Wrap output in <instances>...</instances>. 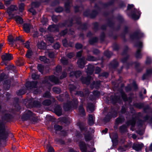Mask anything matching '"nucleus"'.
I'll use <instances>...</instances> for the list:
<instances>
[{
	"instance_id": "obj_1",
	"label": "nucleus",
	"mask_w": 152,
	"mask_h": 152,
	"mask_svg": "<svg viewBox=\"0 0 152 152\" xmlns=\"http://www.w3.org/2000/svg\"><path fill=\"white\" fill-rule=\"evenodd\" d=\"M94 68L93 66L92 65H89L88 66L87 73L88 75H91L94 72ZM92 79V77L89 76H88L87 78L82 77L81 80L83 83L88 85Z\"/></svg>"
},
{
	"instance_id": "obj_2",
	"label": "nucleus",
	"mask_w": 152,
	"mask_h": 152,
	"mask_svg": "<svg viewBox=\"0 0 152 152\" xmlns=\"http://www.w3.org/2000/svg\"><path fill=\"white\" fill-rule=\"evenodd\" d=\"M50 81L52 82L55 84H58L60 83L58 78L54 76H51L49 77H46L45 78V80L43 81L42 82L43 83L46 84L49 86L48 88L49 90L50 89L52 86L50 84Z\"/></svg>"
},
{
	"instance_id": "obj_3",
	"label": "nucleus",
	"mask_w": 152,
	"mask_h": 152,
	"mask_svg": "<svg viewBox=\"0 0 152 152\" xmlns=\"http://www.w3.org/2000/svg\"><path fill=\"white\" fill-rule=\"evenodd\" d=\"M38 84L37 81H28L26 83V86L30 90L37 88Z\"/></svg>"
},
{
	"instance_id": "obj_4",
	"label": "nucleus",
	"mask_w": 152,
	"mask_h": 152,
	"mask_svg": "<svg viewBox=\"0 0 152 152\" xmlns=\"http://www.w3.org/2000/svg\"><path fill=\"white\" fill-rule=\"evenodd\" d=\"M8 39L9 42V44L11 47L13 46L14 43H15V42L17 41L20 40L22 42H24V41L20 37H16L15 39L12 35H10L9 36Z\"/></svg>"
},
{
	"instance_id": "obj_5",
	"label": "nucleus",
	"mask_w": 152,
	"mask_h": 152,
	"mask_svg": "<svg viewBox=\"0 0 152 152\" xmlns=\"http://www.w3.org/2000/svg\"><path fill=\"white\" fill-rule=\"evenodd\" d=\"M66 24H63L62 25L59 24V26L55 25H53L49 26L48 28V30L51 32H57L58 31L59 26L61 27L62 26H65Z\"/></svg>"
},
{
	"instance_id": "obj_6",
	"label": "nucleus",
	"mask_w": 152,
	"mask_h": 152,
	"mask_svg": "<svg viewBox=\"0 0 152 152\" xmlns=\"http://www.w3.org/2000/svg\"><path fill=\"white\" fill-rule=\"evenodd\" d=\"M34 116V114L30 110L26 111L25 114L22 116V119L23 121L29 119L31 117Z\"/></svg>"
},
{
	"instance_id": "obj_7",
	"label": "nucleus",
	"mask_w": 152,
	"mask_h": 152,
	"mask_svg": "<svg viewBox=\"0 0 152 152\" xmlns=\"http://www.w3.org/2000/svg\"><path fill=\"white\" fill-rule=\"evenodd\" d=\"M142 42H138L136 46L138 48L136 52L135 56L137 58H141L142 56V55L140 53L141 50L140 49L142 47Z\"/></svg>"
},
{
	"instance_id": "obj_8",
	"label": "nucleus",
	"mask_w": 152,
	"mask_h": 152,
	"mask_svg": "<svg viewBox=\"0 0 152 152\" xmlns=\"http://www.w3.org/2000/svg\"><path fill=\"white\" fill-rule=\"evenodd\" d=\"M81 75V72L80 71H77L76 72H70L69 77L71 80H75V79L79 77Z\"/></svg>"
},
{
	"instance_id": "obj_9",
	"label": "nucleus",
	"mask_w": 152,
	"mask_h": 152,
	"mask_svg": "<svg viewBox=\"0 0 152 152\" xmlns=\"http://www.w3.org/2000/svg\"><path fill=\"white\" fill-rule=\"evenodd\" d=\"M18 9V7L15 5H11L7 9V12L9 15L12 17H14V15L12 14V12L16 11Z\"/></svg>"
},
{
	"instance_id": "obj_10",
	"label": "nucleus",
	"mask_w": 152,
	"mask_h": 152,
	"mask_svg": "<svg viewBox=\"0 0 152 152\" xmlns=\"http://www.w3.org/2000/svg\"><path fill=\"white\" fill-rule=\"evenodd\" d=\"M86 63V61L85 60V57H84L81 58L79 59L77 62L78 66L81 68H83Z\"/></svg>"
},
{
	"instance_id": "obj_11",
	"label": "nucleus",
	"mask_w": 152,
	"mask_h": 152,
	"mask_svg": "<svg viewBox=\"0 0 152 152\" xmlns=\"http://www.w3.org/2000/svg\"><path fill=\"white\" fill-rule=\"evenodd\" d=\"M136 120V118H133L131 120L128 121L126 124L127 126L130 125H131L132 126V127L131 128V130L132 131L134 130V129L133 128L134 127V125L135 124Z\"/></svg>"
},
{
	"instance_id": "obj_12",
	"label": "nucleus",
	"mask_w": 152,
	"mask_h": 152,
	"mask_svg": "<svg viewBox=\"0 0 152 152\" xmlns=\"http://www.w3.org/2000/svg\"><path fill=\"white\" fill-rule=\"evenodd\" d=\"M143 146V144L142 143H134L132 146L133 148L136 151H139L141 150Z\"/></svg>"
},
{
	"instance_id": "obj_13",
	"label": "nucleus",
	"mask_w": 152,
	"mask_h": 152,
	"mask_svg": "<svg viewBox=\"0 0 152 152\" xmlns=\"http://www.w3.org/2000/svg\"><path fill=\"white\" fill-rule=\"evenodd\" d=\"M74 107L72 102H67L66 104H64V108L65 111H68L70 110L72 107Z\"/></svg>"
},
{
	"instance_id": "obj_14",
	"label": "nucleus",
	"mask_w": 152,
	"mask_h": 152,
	"mask_svg": "<svg viewBox=\"0 0 152 152\" xmlns=\"http://www.w3.org/2000/svg\"><path fill=\"white\" fill-rule=\"evenodd\" d=\"M142 34H143L140 30H139L137 32H136L131 34L130 36V37L132 39H133L141 37L142 36Z\"/></svg>"
},
{
	"instance_id": "obj_15",
	"label": "nucleus",
	"mask_w": 152,
	"mask_h": 152,
	"mask_svg": "<svg viewBox=\"0 0 152 152\" xmlns=\"http://www.w3.org/2000/svg\"><path fill=\"white\" fill-rule=\"evenodd\" d=\"M89 93L88 89L86 88L84 91V93L82 91H78L76 92V94L81 97H86L89 94Z\"/></svg>"
},
{
	"instance_id": "obj_16",
	"label": "nucleus",
	"mask_w": 152,
	"mask_h": 152,
	"mask_svg": "<svg viewBox=\"0 0 152 152\" xmlns=\"http://www.w3.org/2000/svg\"><path fill=\"white\" fill-rule=\"evenodd\" d=\"M152 74V68H148L146 70V73L143 75L142 77V79L144 80L148 77L149 75Z\"/></svg>"
},
{
	"instance_id": "obj_17",
	"label": "nucleus",
	"mask_w": 152,
	"mask_h": 152,
	"mask_svg": "<svg viewBox=\"0 0 152 152\" xmlns=\"http://www.w3.org/2000/svg\"><path fill=\"white\" fill-rule=\"evenodd\" d=\"M13 58L11 54H5L1 56V58L3 60L7 61L10 60L12 59Z\"/></svg>"
},
{
	"instance_id": "obj_18",
	"label": "nucleus",
	"mask_w": 152,
	"mask_h": 152,
	"mask_svg": "<svg viewBox=\"0 0 152 152\" xmlns=\"http://www.w3.org/2000/svg\"><path fill=\"white\" fill-rule=\"evenodd\" d=\"M37 45L38 48L40 49H45L46 48V45L43 41L38 42Z\"/></svg>"
},
{
	"instance_id": "obj_19",
	"label": "nucleus",
	"mask_w": 152,
	"mask_h": 152,
	"mask_svg": "<svg viewBox=\"0 0 152 152\" xmlns=\"http://www.w3.org/2000/svg\"><path fill=\"white\" fill-rule=\"evenodd\" d=\"M95 121V118L94 115L90 114L89 115L88 119V123L90 125H92L94 123Z\"/></svg>"
},
{
	"instance_id": "obj_20",
	"label": "nucleus",
	"mask_w": 152,
	"mask_h": 152,
	"mask_svg": "<svg viewBox=\"0 0 152 152\" xmlns=\"http://www.w3.org/2000/svg\"><path fill=\"white\" fill-rule=\"evenodd\" d=\"M121 94L123 100L124 101H128L129 103L132 102V99L131 97H129V98H128L124 93L123 92H121Z\"/></svg>"
},
{
	"instance_id": "obj_21",
	"label": "nucleus",
	"mask_w": 152,
	"mask_h": 152,
	"mask_svg": "<svg viewBox=\"0 0 152 152\" xmlns=\"http://www.w3.org/2000/svg\"><path fill=\"white\" fill-rule=\"evenodd\" d=\"M23 28L25 31L29 33L30 29L32 28V26L30 24L25 23L23 25Z\"/></svg>"
},
{
	"instance_id": "obj_22",
	"label": "nucleus",
	"mask_w": 152,
	"mask_h": 152,
	"mask_svg": "<svg viewBox=\"0 0 152 152\" xmlns=\"http://www.w3.org/2000/svg\"><path fill=\"white\" fill-rule=\"evenodd\" d=\"M54 111L56 114L58 116L62 115L61 108L59 105H57Z\"/></svg>"
},
{
	"instance_id": "obj_23",
	"label": "nucleus",
	"mask_w": 152,
	"mask_h": 152,
	"mask_svg": "<svg viewBox=\"0 0 152 152\" xmlns=\"http://www.w3.org/2000/svg\"><path fill=\"white\" fill-rule=\"evenodd\" d=\"M93 95L89 97L90 99L91 100H93L96 97H98L100 95L99 92L98 91H94L93 93Z\"/></svg>"
},
{
	"instance_id": "obj_24",
	"label": "nucleus",
	"mask_w": 152,
	"mask_h": 152,
	"mask_svg": "<svg viewBox=\"0 0 152 152\" xmlns=\"http://www.w3.org/2000/svg\"><path fill=\"white\" fill-rule=\"evenodd\" d=\"M125 120L124 118L122 117H119L116 119L115 121V124H117V126L115 127V126H114L115 128H117L118 124L119 123H121L124 122Z\"/></svg>"
},
{
	"instance_id": "obj_25",
	"label": "nucleus",
	"mask_w": 152,
	"mask_h": 152,
	"mask_svg": "<svg viewBox=\"0 0 152 152\" xmlns=\"http://www.w3.org/2000/svg\"><path fill=\"white\" fill-rule=\"evenodd\" d=\"M101 81H97L96 82H94L93 84L91 85L90 87L92 89L95 87L96 88H98L99 86Z\"/></svg>"
},
{
	"instance_id": "obj_26",
	"label": "nucleus",
	"mask_w": 152,
	"mask_h": 152,
	"mask_svg": "<svg viewBox=\"0 0 152 152\" xmlns=\"http://www.w3.org/2000/svg\"><path fill=\"white\" fill-rule=\"evenodd\" d=\"M117 113H115V114H114V115H110V113H108V114L106 116L104 120L106 121H109L110 119L112 117H115L117 116Z\"/></svg>"
},
{
	"instance_id": "obj_27",
	"label": "nucleus",
	"mask_w": 152,
	"mask_h": 152,
	"mask_svg": "<svg viewBox=\"0 0 152 152\" xmlns=\"http://www.w3.org/2000/svg\"><path fill=\"white\" fill-rule=\"evenodd\" d=\"M87 110L90 113H92L94 110V107L93 104H89L87 107Z\"/></svg>"
},
{
	"instance_id": "obj_28",
	"label": "nucleus",
	"mask_w": 152,
	"mask_h": 152,
	"mask_svg": "<svg viewBox=\"0 0 152 152\" xmlns=\"http://www.w3.org/2000/svg\"><path fill=\"white\" fill-rule=\"evenodd\" d=\"M79 110L80 114V115L83 116L86 115L85 110L82 105H81L79 107Z\"/></svg>"
},
{
	"instance_id": "obj_29",
	"label": "nucleus",
	"mask_w": 152,
	"mask_h": 152,
	"mask_svg": "<svg viewBox=\"0 0 152 152\" xmlns=\"http://www.w3.org/2000/svg\"><path fill=\"white\" fill-rule=\"evenodd\" d=\"M15 20L17 23L22 24L23 23V20L20 16H17L15 17Z\"/></svg>"
},
{
	"instance_id": "obj_30",
	"label": "nucleus",
	"mask_w": 152,
	"mask_h": 152,
	"mask_svg": "<svg viewBox=\"0 0 152 152\" xmlns=\"http://www.w3.org/2000/svg\"><path fill=\"white\" fill-rule=\"evenodd\" d=\"M77 125L79 126L81 131H83L84 130L86 131V129L84 128V125L83 124L80 122H78L77 124Z\"/></svg>"
},
{
	"instance_id": "obj_31",
	"label": "nucleus",
	"mask_w": 152,
	"mask_h": 152,
	"mask_svg": "<svg viewBox=\"0 0 152 152\" xmlns=\"http://www.w3.org/2000/svg\"><path fill=\"white\" fill-rule=\"evenodd\" d=\"M62 43L63 45L65 47H68L69 46L70 47H72L73 45V43L71 44H68L67 41L66 39H65L62 40Z\"/></svg>"
},
{
	"instance_id": "obj_32",
	"label": "nucleus",
	"mask_w": 152,
	"mask_h": 152,
	"mask_svg": "<svg viewBox=\"0 0 152 152\" xmlns=\"http://www.w3.org/2000/svg\"><path fill=\"white\" fill-rule=\"evenodd\" d=\"M39 59L41 61L45 63H47L49 62V60L45 56H40L39 57Z\"/></svg>"
},
{
	"instance_id": "obj_33",
	"label": "nucleus",
	"mask_w": 152,
	"mask_h": 152,
	"mask_svg": "<svg viewBox=\"0 0 152 152\" xmlns=\"http://www.w3.org/2000/svg\"><path fill=\"white\" fill-rule=\"evenodd\" d=\"M80 146L82 152H86V148L85 144L84 143L82 144H80Z\"/></svg>"
},
{
	"instance_id": "obj_34",
	"label": "nucleus",
	"mask_w": 152,
	"mask_h": 152,
	"mask_svg": "<svg viewBox=\"0 0 152 152\" xmlns=\"http://www.w3.org/2000/svg\"><path fill=\"white\" fill-rule=\"evenodd\" d=\"M127 127L125 125L121 126L119 128L120 131L121 132H126Z\"/></svg>"
},
{
	"instance_id": "obj_35",
	"label": "nucleus",
	"mask_w": 152,
	"mask_h": 152,
	"mask_svg": "<svg viewBox=\"0 0 152 152\" xmlns=\"http://www.w3.org/2000/svg\"><path fill=\"white\" fill-rule=\"evenodd\" d=\"M61 60V62L63 65H66L68 63V60L65 57L62 58Z\"/></svg>"
},
{
	"instance_id": "obj_36",
	"label": "nucleus",
	"mask_w": 152,
	"mask_h": 152,
	"mask_svg": "<svg viewBox=\"0 0 152 152\" xmlns=\"http://www.w3.org/2000/svg\"><path fill=\"white\" fill-rule=\"evenodd\" d=\"M62 67L60 66H58L56 68L55 72H54L55 74L56 75V73H59L61 70Z\"/></svg>"
},
{
	"instance_id": "obj_37",
	"label": "nucleus",
	"mask_w": 152,
	"mask_h": 152,
	"mask_svg": "<svg viewBox=\"0 0 152 152\" xmlns=\"http://www.w3.org/2000/svg\"><path fill=\"white\" fill-rule=\"evenodd\" d=\"M51 104V101L49 100H45L42 102L43 104L45 105H49Z\"/></svg>"
},
{
	"instance_id": "obj_38",
	"label": "nucleus",
	"mask_w": 152,
	"mask_h": 152,
	"mask_svg": "<svg viewBox=\"0 0 152 152\" xmlns=\"http://www.w3.org/2000/svg\"><path fill=\"white\" fill-rule=\"evenodd\" d=\"M53 91L56 93L59 94L61 92V89L59 88L54 87L53 88Z\"/></svg>"
},
{
	"instance_id": "obj_39",
	"label": "nucleus",
	"mask_w": 152,
	"mask_h": 152,
	"mask_svg": "<svg viewBox=\"0 0 152 152\" xmlns=\"http://www.w3.org/2000/svg\"><path fill=\"white\" fill-rule=\"evenodd\" d=\"M33 54V52L31 50H28V51L27 54L26 56L27 57L30 58Z\"/></svg>"
},
{
	"instance_id": "obj_40",
	"label": "nucleus",
	"mask_w": 152,
	"mask_h": 152,
	"mask_svg": "<svg viewBox=\"0 0 152 152\" xmlns=\"http://www.w3.org/2000/svg\"><path fill=\"white\" fill-rule=\"evenodd\" d=\"M66 70H65L63 72L61 75L60 77V79H63L66 77L67 75V73L66 72Z\"/></svg>"
},
{
	"instance_id": "obj_41",
	"label": "nucleus",
	"mask_w": 152,
	"mask_h": 152,
	"mask_svg": "<svg viewBox=\"0 0 152 152\" xmlns=\"http://www.w3.org/2000/svg\"><path fill=\"white\" fill-rule=\"evenodd\" d=\"M19 10L20 12H22L24 10V4L23 3H21L19 5Z\"/></svg>"
},
{
	"instance_id": "obj_42",
	"label": "nucleus",
	"mask_w": 152,
	"mask_h": 152,
	"mask_svg": "<svg viewBox=\"0 0 152 152\" xmlns=\"http://www.w3.org/2000/svg\"><path fill=\"white\" fill-rule=\"evenodd\" d=\"M85 137L86 141H89L91 139V135L89 134H85Z\"/></svg>"
},
{
	"instance_id": "obj_43",
	"label": "nucleus",
	"mask_w": 152,
	"mask_h": 152,
	"mask_svg": "<svg viewBox=\"0 0 152 152\" xmlns=\"http://www.w3.org/2000/svg\"><path fill=\"white\" fill-rule=\"evenodd\" d=\"M51 96V94L49 91H46L43 95V96L44 97L49 98Z\"/></svg>"
},
{
	"instance_id": "obj_44",
	"label": "nucleus",
	"mask_w": 152,
	"mask_h": 152,
	"mask_svg": "<svg viewBox=\"0 0 152 152\" xmlns=\"http://www.w3.org/2000/svg\"><path fill=\"white\" fill-rule=\"evenodd\" d=\"M96 60V58L92 56H88L87 58V60L88 61H95Z\"/></svg>"
},
{
	"instance_id": "obj_45",
	"label": "nucleus",
	"mask_w": 152,
	"mask_h": 152,
	"mask_svg": "<svg viewBox=\"0 0 152 152\" xmlns=\"http://www.w3.org/2000/svg\"><path fill=\"white\" fill-rule=\"evenodd\" d=\"M69 88L70 90V91L72 92L76 88L75 86L71 84H69Z\"/></svg>"
},
{
	"instance_id": "obj_46",
	"label": "nucleus",
	"mask_w": 152,
	"mask_h": 152,
	"mask_svg": "<svg viewBox=\"0 0 152 152\" xmlns=\"http://www.w3.org/2000/svg\"><path fill=\"white\" fill-rule=\"evenodd\" d=\"M98 40V39L96 37H95L93 39H91L89 40V43L91 44H93L94 42H96Z\"/></svg>"
},
{
	"instance_id": "obj_47",
	"label": "nucleus",
	"mask_w": 152,
	"mask_h": 152,
	"mask_svg": "<svg viewBox=\"0 0 152 152\" xmlns=\"http://www.w3.org/2000/svg\"><path fill=\"white\" fill-rule=\"evenodd\" d=\"M25 93V91L23 89H20L17 92V94L18 95L20 96L23 94Z\"/></svg>"
},
{
	"instance_id": "obj_48",
	"label": "nucleus",
	"mask_w": 152,
	"mask_h": 152,
	"mask_svg": "<svg viewBox=\"0 0 152 152\" xmlns=\"http://www.w3.org/2000/svg\"><path fill=\"white\" fill-rule=\"evenodd\" d=\"M104 54L105 56L108 57H109L111 56L112 55V53L109 51H107L104 52Z\"/></svg>"
},
{
	"instance_id": "obj_49",
	"label": "nucleus",
	"mask_w": 152,
	"mask_h": 152,
	"mask_svg": "<svg viewBox=\"0 0 152 152\" xmlns=\"http://www.w3.org/2000/svg\"><path fill=\"white\" fill-rule=\"evenodd\" d=\"M38 69L41 73L42 72L43 67L42 65L40 64H38L37 66Z\"/></svg>"
},
{
	"instance_id": "obj_50",
	"label": "nucleus",
	"mask_w": 152,
	"mask_h": 152,
	"mask_svg": "<svg viewBox=\"0 0 152 152\" xmlns=\"http://www.w3.org/2000/svg\"><path fill=\"white\" fill-rule=\"evenodd\" d=\"M47 39L48 41L52 43L53 42L54 39L51 36H48L47 37Z\"/></svg>"
},
{
	"instance_id": "obj_51",
	"label": "nucleus",
	"mask_w": 152,
	"mask_h": 152,
	"mask_svg": "<svg viewBox=\"0 0 152 152\" xmlns=\"http://www.w3.org/2000/svg\"><path fill=\"white\" fill-rule=\"evenodd\" d=\"M32 77L34 80L37 79L39 78V76L36 75L35 73H33L32 75Z\"/></svg>"
},
{
	"instance_id": "obj_52",
	"label": "nucleus",
	"mask_w": 152,
	"mask_h": 152,
	"mask_svg": "<svg viewBox=\"0 0 152 152\" xmlns=\"http://www.w3.org/2000/svg\"><path fill=\"white\" fill-rule=\"evenodd\" d=\"M54 128L56 130H60L62 129V127L58 125H56L54 126Z\"/></svg>"
},
{
	"instance_id": "obj_53",
	"label": "nucleus",
	"mask_w": 152,
	"mask_h": 152,
	"mask_svg": "<svg viewBox=\"0 0 152 152\" xmlns=\"http://www.w3.org/2000/svg\"><path fill=\"white\" fill-rule=\"evenodd\" d=\"M132 18L134 19H138L139 18V16L135 14H133L132 16Z\"/></svg>"
},
{
	"instance_id": "obj_54",
	"label": "nucleus",
	"mask_w": 152,
	"mask_h": 152,
	"mask_svg": "<svg viewBox=\"0 0 152 152\" xmlns=\"http://www.w3.org/2000/svg\"><path fill=\"white\" fill-rule=\"evenodd\" d=\"M60 47V45L57 42L53 46V48L56 49H58Z\"/></svg>"
},
{
	"instance_id": "obj_55",
	"label": "nucleus",
	"mask_w": 152,
	"mask_h": 152,
	"mask_svg": "<svg viewBox=\"0 0 152 152\" xmlns=\"http://www.w3.org/2000/svg\"><path fill=\"white\" fill-rule=\"evenodd\" d=\"M115 97L114 99H113V103H115L116 102H118L119 99L120 97L115 96Z\"/></svg>"
},
{
	"instance_id": "obj_56",
	"label": "nucleus",
	"mask_w": 152,
	"mask_h": 152,
	"mask_svg": "<svg viewBox=\"0 0 152 152\" xmlns=\"http://www.w3.org/2000/svg\"><path fill=\"white\" fill-rule=\"evenodd\" d=\"M75 47L76 49H80L82 48V45L80 44L77 43L76 44Z\"/></svg>"
},
{
	"instance_id": "obj_57",
	"label": "nucleus",
	"mask_w": 152,
	"mask_h": 152,
	"mask_svg": "<svg viewBox=\"0 0 152 152\" xmlns=\"http://www.w3.org/2000/svg\"><path fill=\"white\" fill-rule=\"evenodd\" d=\"M152 60L151 58L149 57H147V58L146 63L147 64H148L151 63Z\"/></svg>"
},
{
	"instance_id": "obj_58",
	"label": "nucleus",
	"mask_w": 152,
	"mask_h": 152,
	"mask_svg": "<svg viewBox=\"0 0 152 152\" xmlns=\"http://www.w3.org/2000/svg\"><path fill=\"white\" fill-rule=\"evenodd\" d=\"M49 56L50 58H53L55 56L54 53L53 52H50L48 53Z\"/></svg>"
},
{
	"instance_id": "obj_59",
	"label": "nucleus",
	"mask_w": 152,
	"mask_h": 152,
	"mask_svg": "<svg viewBox=\"0 0 152 152\" xmlns=\"http://www.w3.org/2000/svg\"><path fill=\"white\" fill-rule=\"evenodd\" d=\"M58 99L60 101H63V99L64 98V96H61V95L59 96H58L57 97Z\"/></svg>"
},
{
	"instance_id": "obj_60",
	"label": "nucleus",
	"mask_w": 152,
	"mask_h": 152,
	"mask_svg": "<svg viewBox=\"0 0 152 152\" xmlns=\"http://www.w3.org/2000/svg\"><path fill=\"white\" fill-rule=\"evenodd\" d=\"M28 10L29 12H31L33 15H35L36 13L33 7L29 9Z\"/></svg>"
},
{
	"instance_id": "obj_61",
	"label": "nucleus",
	"mask_w": 152,
	"mask_h": 152,
	"mask_svg": "<svg viewBox=\"0 0 152 152\" xmlns=\"http://www.w3.org/2000/svg\"><path fill=\"white\" fill-rule=\"evenodd\" d=\"M118 63L115 60L113 61V63H112V65L113 67H116L118 65Z\"/></svg>"
},
{
	"instance_id": "obj_62",
	"label": "nucleus",
	"mask_w": 152,
	"mask_h": 152,
	"mask_svg": "<svg viewBox=\"0 0 152 152\" xmlns=\"http://www.w3.org/2000/svg\"><path fill=\"white\" fill-rule=\"evenodd\" d=\"M31 6L32 7H37L38 6V4L37 2H33L31 4Z\"/></svg>"
},
{
	"instance_id": "obj_63",
	"label": "nucleus",
	"mask_w": 152,
	"mask_h": 152,
	"mask_svg": "<svg viewBox=\"0 0 152 152\" xmlns=\"http://www.w3.org/2000/svg\"><path fill=\"white\" fill-rule=\"evenodd\" d=\"M67 30L66 29L61 31L60 33L61 36H63L64 35L67 33Z\"/></svg>"
},
{
	"instance_id": "obj_64",
	"label": "nucleus",
	"mask_w": 152,
	"mask_h": 152,
	"mask_svg": "<svg viewBox=\"0 0 152 152\" xmlns=\"http://www.w3.org/2000/svg\"><path fill=\"white\" fill-rule=\"evenodd\" d=\"M74 55L73 53H71L68 54L67 55V56L69 58H71Z\"/></svg>"
}]
</instances>
